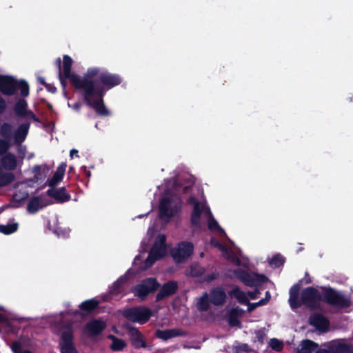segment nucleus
I'll list each match as a JSON object with an SVG mask.
<instances>
[{
  "label": "nucleus",
  "mask_w": 353,
  "mask_h": 353,
  "mask_svg": "<svg viewBox=\"0 0 353 353\" xmlns=\"http://www.w3.org/2000/svg\"><path fill=\"white\" fill-rule=\"evenodd\" d=\"M299 292V287L298 285H294L290 289L289 302L292 308H296L301 304H305L310 307H316L322 299L341 307H347L350 303L349 299L330 289L308 288L302 292L301 299L298 297Z\"/></svg>",
  "instance_id": "1"
},
{
  "label": "nucleus",
  "mask_w": 353,
  "mask_h": 353,
  "mask_svg": "<svg viewBox=\"0 0 353 353\" xmlns=\"http://www.w3.org/2000/svg\"><path fill=\"white\" fill-rule=\"evenodd\" d=\"M161 196L159 203V215L160 220L150 227L148 234L152 238L154 232L176 217L181 210V201L172 190V184H165L159 188Z\"/></svg>",
  "instance_id": "2"
},
{
  "label": "nucleus",
  "mask_w": 353,
  "mask_h": 353,
  "mask_svg": "<svg viewBox=\"0 0 353 353\" xmlns=\"http://www.w3.org/2000/svg\"><path fill=\"white\" fill-rule=\"evenodd\" d=\"M190 203L193 205V212L191 217L192 224L195 227H199L202 221H206L208 228L216 232L221 236H225L223 230L218 223L212 219L210 209L203 201H196L194 198L190 199Z\"/></svg>",
  "instance_id": "3"
},
{
  "label": "nucleus",
  "mask_w": 353,
  "mask_h": 353,
  "mask_svg": "<svg viewBox=\"0 0 353 353\" xmlns=\"http://www.w3.org/2000/svg\"><path fill=\"white\" fill-rule=\"evenodd\" d=\"M98 73H99V70L97 68H90L87 71L84 79L81 78V80L83 82H88L90 84H92L93 90H94V93L93 94V95L92 97L91 101H90L85 97V99L87 101V102L88 103V104L90 105L91 106H92L99 114H100L101 115H108V111L104 106V105L103 103V100H102L103 95L104 92H105V90H103V88H100L99 86L96 85L92 81H90V79L92 77L96 76Z\"/></svg>",
  "instance_id": "4"
},
{
  "label": "nucleus",
  "mask_w": 353,
  "mask_h": 353,
  "mask_svg": "<svg viewBox=\"0 0 353 353\" xmlns=\"http://www.w3.org/2000/svg\"><path fill=\"white\" fill-rule=\"evenodd\" d=\"M72 64V59L68 55L64 56L63 60V70L61 72V75L63 76L65 79H69L70 82L73 83L77 88L83 89L85 92V97L91 101L92 97L94 93L92 85L88 82H83L81 80V77L75 74L72 73L70 71Z\"/></svg>",
  "instance_id": "5"
},
{
  "label": "nucleus",
  "mask_w": 353,
  "mask_h": 353,
  "mask_svg": "<svg viewBox=\"0 0 353 353\" xmlns=\"http://www.w3.org/2000/svg\"><path fill=\"white\" fill-rule=\"evenodd\" d=\"M18 162L16 157L10 153L6 154L0 161V187L6 186L14 180L11 171L17 168Z\"/></svg>",
  "instance_id": "6"
},
{
  "label": "nucleus",
  "mask_w": 353,
  "mask_h": 353,
  "mask_svg": "<svg viewBox=\"0 0 353 353\" xmlns=\"http://www.w3.org/2000/svg\"><path fill=\"white\" fill-rule=\"evenodd\" d=\"M165 236L163 234H158L154 239L151 251L148 256L143 266L140 267L144 270L152 265L155 261L162 258L166 253L165 244Z\"/></svg>",
  "instance_id": "7"
},
{
  "label": "nucleus",
  "mask_w": 353,
  "mask_h": 353,
  "mask_svg": "<svg viewBox=\"0 0 353 353\" xmlns=\"http://www.w3.org/2000/svg\"><path fill=\"white\" fill-rule=\"evenodd\" d=\"M211 244L219 248V249L222 252L223 255L234 263L236 265L242 264L243 265L246 264L245 262H240L239 257L241 254H239L238 249L232 245V242L230 243V245H223L212 238L211 239Z\"/></svg>",
  "instance_id": "8"
},
{
  "label": "nucleus",
  "mask_w": 353,
  "mask_h": 353,
  "mask_svg": "<svg viewBox=\"0 0 353 353\" xmlns=\"http://www.w3.org/2000/svg\"><path fill=\"white\" fill-rule=\"evenodd\" d=\"M150 314V311L144 307L131 308L124 312V316L128 320L141 324L145 323Z\"/></svg>",
  "instance_id": "9"
},
{
  "label": "nucleus",
  "mask_w": 353,
  "mask_h": 353,
  "mask_svg": "<svg viewBox=\"0 0 353 353\" xmlns=\"http://www.w3.org/2000/svg\"><path fill=\"white\" fill-rule=\"evenodd\" d=\"M193 252V245L188 242H182L172 252L173 259L180 263L189 258Z\"/></svg>",
  "instance_id": "10"
},
{
  "label": "nucleus",
  "mask_w": 353,
  "mask_h": 353,
  "mask_svg": "<svg viewBox=\"0 0 353 353\" xmlns=\"http://www.w3.org/2000/svg\"><path fill=\"white\" fill-rule=\"evenodd\" d=\"M61 353H77L72 342V332L70 327H66L61 332Z\"/></svg>",
  "instance_id": "11"
},
{
  "label": "nucleus",
  "mask_w": 353,
  "mask_h": 353,
  "mask_svg": "<svg viewBox=\"0 0 353 353\" xmlns=\"http://www.w3.org/2000/svg\"><path fill=\"white\" fill-rule=\"evenodd\" d=\"M236 276L247 285H258L266 281L267 278L263 275L255 273H248L243 271L236 272Z\"/></svg>",
  "instance_id": "12"
},
{
  "label": "nucleus",
  "mask_w": 353,
  "mask_h": 353,
  "mask_svg": "<svg viewBox=\"0 0 353 353\" xmlns=\"http://www.w3.org/2000/svg\"><path fill=\"white\" fill-rule=\"evenodd\" d=\"M328 348L331 353H353V345L345 339L331 341Z\"/></svg>",
  "instance_id": "13"
},
{
  "label": "nucleus",
  "mask_w": 353,
  "mask_h": 353,
  "mask_svg": "<svg viewBox=\"0 0 353 353\" xmlns=\"http://www.w3.org/2000/svg\"><path fill=\"white\" fill-rule=\"evenodd\" d=\"M17 79L10 76L0 75V90L7 95H12L17 90Z\"/></svg>",
  "instance_id": "14"
},
{
  "label": "nucleus",
  "mask_w": 353,
  "mask_h": 353,
  "mask_svg": "<svg viewBox=\"0 0 353 353\" xmlns=\"http://www.w3.org/2000/svg\"><path fill=\"white\" fill-rule=\"evenodd\" d=\"M156 281L153 279H149L142 284L137 285L134 290V294L141 299H144L150 292L154 291L157 288Z\"/></svg>",
  "instance_id": "15"
},
{
  "label": "nucleus",
  "mask_w": 353,
  "mask_h": 353,
  "mask_svg": "<svg viewBox=\"0 0 353 353\" xmlns=\"http://www.w3.org/2000/svg\"><path fill=\"white\" fill-rule=\"evenodd\" d=\"M105 326V323L101 320L92 321L86 325L84 332L89 336H94L101 333Z\"/></svg>",
  "instance_id": "16"
},
{
  "label": "nucleus",
  "mask_w": 353,
  "mask_h": 353,
  "mask_svg": "<svg viewBox=\"0 0 353 353\" xmlns=\"http://www.w3.org/2000/svg\"><path fill=\"white\" fill-rule=\"evenodd\" d=\"M259 294L258 290L245 293L239 288H234L232 292V295L235 297L239 303L243 304H248L250 300L256 299Z\"/></svg>",
  "instance_id": "17"
},
{
  "label": "nucleus",
  "mask_w": 353,
  "mask_h": 353,
  "mask_svg": "<svg viewBox=\"0 0 353 353\" xmlns=\"http://www.w3.org/2000/svg\"><path fill=\"white\" fill-rule=\"evenodd\" d=\"M12 127L10 125L5 123L1 127V132L6 138V141L0 140V154L8 150L11 141Z\"/></svg>",
  "instance_id": "18"
},
{
  "label": "nucleus",
  "mask_w": 353,
  "mask_h": 353,
  "mask_svg": "<svg viewBox=\"0 0 353 353\" xmlns=\"http://www.w3.org/2000/svg\"><path fill=\"white\" fill-rule=\"evenodd\" d=\"M310 323L312 325L321 331H325L328 327L327 320L320 314H314L310 318Z\"/></svg>",
  "instance_id": "19"
},
{
  "label": "nucleus",
  "mask_w": 353,
  "mask_h": 353,
  "mask_svg": "<svg viewBox=\"0 0 353 353\" xmlns=\"http://www.w3.org/2000/svg\"><path fill=\"white\" fill-rule=\"evenodd\" d=\"M177 289V283L174 281H170L165 283L157 294V299L160 300L174 294Z\"/></svg>",
  "instance_id": "20"
},
{
  "label": "nucleus",
  "mask_w": 353,
  "mask_h": 353,
  "mask_svg": "<svg viewBox=\"0 0 353 353\" xmlns=\"http://www.w3.org/2000/svg\"><path fill=\"white\" fill-rule=\"evenodd\" d=\"M15 112L17 114L21 116H25L28 119H34V115L27 109V103L23 99H20L17 101L15 105Z\"/></svg>",
  "instance_id": "21"
},
{
  "label": "nucleus",
  "mask_w": 353,
  "mask_h": 353,
  "mask_svg": "<svg viewBox=\"0 0 353 353\" xmlns=\"http://www.w3.org/2000/svg\"><path fill=\"white\" fill-rule=\"evenodd\" d=\"M48 194L59 202H65L70 199V195L64 188L51 189L48 191Z\"/></svg>",
  "instance_id": "22"
},
{
  "label": "nucleus",
  "mask_w": 353,
  "mask_h": 353,
  "mask_svg": "<svg viewBox=\"0 0 353 353\" xmlns=\"http://www.w3.org/2000/svg\"><path fill=\"white\" fill-rule=\"evenodd\" d=\"M318 347V345L310 341H303L296 348V353H312Z\"/></svg>",
  "instance_id": "23"
},
{
  "label": "nucleus",
  "mask_w": 353,
  "mask_h": 353,
  "mask_svg": "<svg viewBox=\"0 0 353 353\" xmlns=\"http://www.w3.org/2000/svg\"><path fill=\"white\" fill-rule=\"evenodd\" d=\"M101 81L103 84L109 89L120 83L121 79L117 75L110 74H103L101 77Z\"/></svg>",
  "instance_id": "24"
},
{
  "label": "nucleus",
  "mask_w": 353,
  "mask_h": 353,
  "mask_svg": "<svg viewBox=\"0 0 353 353\" xmlns=\"http://www.w3.org/2000/svg\"><path fill=\"white\" fill-rule=\"evenodd\" d=\"M46 204L42 201L40 197H34L31 199L27 205V210L30 213H35Z\"/></svg>",
  "instance_id": "25"
},
{
  "label": "nucleus",
  "mask_w": 353,
  "mask_h": 353,
  "mask_svg": "<svg viewBox=\"0 0 353 353\" xmlns=\"http://www.w3.org/2000/svg\"><path fill=\"white\" fill-rule=\"evenodd\" d=\"M225 299V294L221 288L213 290L210 296L211 302L215 305H220L223 303Z\"/></svg>",
  "instance_id": "26"
},
{
  "label": "nucleus",
  "mask_w": 353,
  "mask_h": 353,
  "mask_svg": "<svg viewBox=\"0 0 353 353\" xmlns=\"http://www.w3.org/2000/svg\"><path fill=\"white\" fill-rule=\"evenodd\" d=\"M132 342L136 347H145V343L143 335L136 329L130 330Z\"/></svg>",
  "instance_id": "27"
},
{
  "label": "nucleus",
  "mask_w": 353,
  "mask_h": 353,
  "mask_svg": "<svg viewBox=\"0 0 353 353\" xmlns=\"http://www.w3.org/2000/svg\"><path fill=\"white\" fill-rule=\"evenodd\" d=\"M28 130L29 124L21 125L14 134V142L17 143L23 142L28 134Z\"/></svg>",
  "instance_id": "28"
},
{
  "label": "nucleus",
  "mask_w": 353,
  "mask_h": 353,
  "mask_svg": "<svg viewBox=\"0 0 353 353\" xmlns=\"http://www.w3.org/2000/svg\"><path fill=\"white\" fill-rule=\"evenodd\" d=\"M26 185L25 183L19 184L16 186V192L13 195V201L14 202H20L28 197V192L26 190Z\"/></svg>",
  "instance_id": "29"
},
{
  "label": "nucleus",
  "mask_w": 353,
  "mask_h": 353,
  "mask_svg": "<svg viewBox=\"0 0 353 353\" xmlns=\"http://www.w3.org/2000/svg\"><path fill=\"white\" fill-rule=\"evenodd\" d=\"M66 164H61L57 169L52 179L49 181V185L53 187L60 182L64 175Z\"/></svg>",
  "instance_id": "30"
},
{
  "label": "nucleus",
  "mask_w": 353,
  "mask_h": 353,
  "mask_svg": "<svg viewBox=\"0 0 353 353\" xmlns=\"http://www.w3.org/2000/svg\"><path fill=\"white\" fill-rule=\"evenodd\" d=\"M18 228L16 223H8L7 225H0V232L5 234H10L15 232Z\"/></svg>",
  "instance_id": "31"
},
{
  "label": "nucleus",
  "mask_w": 353,
  "mask_h": 353,
  "mask_svg": "<svg viewBox=\"0 0 353 353\" xmlns=\"http://www.w3.org/2000/svg\"><path fill=\"white\" fill-rule=\"evenodd\" d=\"M110 339H112L110 347L112 350L119 351L121 350L125 346V342L121 339H117L113 336H110Z\"/></svg>",
  "instance_id": "32"
},
{
  "label": "nucleus",
  "mask_w": 353,
  "mask_h": 353,
  "mask_svg": "<svg viewBox=\"0 0 353 353\" xmlns=\"http://www.w3.org/2000/svg\"><path fill=\"white\" fill-rule=\"evenodd\" d=\"M17 89L20 90L21 94L23 97H27L29 94V86L23 80H18Z\"/></svg>",
  "instance_id": "33"
},
{
  "label": "nucleus",
  "mask_w": 353,
  "mask_h": 353,
  "mask_svg": "<svg viewBox=\"0 0 353 353\" xmlns=\"http://www.w3.org/2000/svg\"><path fill=\"white\" fill-rule=\"evenodd\" d=\"M98 305V302L94 299L85 301L81 303V309L86 311L90 312L94 309Z\"/></svg>",
  "instance_id": "34"
},
{
  "label": "nucleus",
  "mask_w": 353,
  "mask_h": 353,
  "mask_svg": "<svg viewBox=\"0 0 353 353\" xmlns=\"http://www.w3.org/2000/svg\"><path fill=\"white\" fill-rule=\"evenodd\" d=\"M270 299V294L269 292H266L265 298L263 299H261L260 301H259L257 303L250 304L248 305V310L250 312L258 306L263 305L266 304L269 301Z\"/></svg>",
  "instance_id": "35"
},
{
  "label": "nucleus",
  "mask_w": 353,
  "mask_h": 353,
  "mask_svg": "<svg viewBox=\"0 0 353 353\" xmlns=\"http://www.w3.org/2000/svg\"><path fill=\"white\" fill-rule=\"evenodd\" d=\"M269 346L274 350L281 351L283 347V344L277 339H272L269 342Z\"/></svg>",
  "instance_id": "36"
},
{
  "label": "nucleus",
  "mask_w": 353,
  "mask_h": 353,
  "mask_svg": "<svg viewBox=\"0 0 353 353\" xmlns=\"http://www.w3.org/2000/svg\"><path fill=\"white\" fill-rule=\"evenodd\" d=\"M197 307L201 310H206L208 307V296L207 294H204L202 296L198 303H197Z\"/></svg>",
  "instance_id": "37"
},
{
  "label": "nucleus",
  "mask_w": 353,
  "mask_h": 353,
  "mask_svg": "<svg viewBox=\"0 0 353 353\" xmlns=\"http://www.w3.org/2000/svg\"><path fill=\"white\" fill-rule=\"evenodd\" d=\"M283 261L284 260L281 256L276 255L271 259L270 263L272 267L276 268L282 265L283 263Z\"/></svg>",
  "instance_id": "38"
},
{
  "label": "nucleus",
  "mask_w": 353,
  "mask_h": 353,
  "mask_svg": "<svg viewBox=\"0 0 353 353\" xmlns=\"http://www.w3.org/2000/svg\"><path fill=\"white\" fill-rule=\"evenodd\" d=\"M203 272V268H201L198 265H195L190 268V272H188V274L196 276L201 274Z\"/></svg>",
  "instance_id": "39"
},
{
  "label": "nucleus",
  "mask_w": 353,
  "mask_h": 353,
  "mask_svg": "<svg viewBox=\"0 0 353 353\" xmlns=\"http://www.w3.org/2000/svg\"><path fill=\"white\" fill-rule=\"evenodd\" d=\"M12 349L14 353H31L28 350H23L21 343L19 342H16V343H13V345L12 346Z\"/></svg>",
  "instance_id": "40"
},
{
  "label": "nucleus",
  "mask_w": 353,
  "mask_h": 353,
  "mask_svg": "<svg viewBox=\"0 0 353 353\" xmlns=\"http://www.w3.org/2000/svg\"><path fill=\"white\" fill-rule=\"evenodd\" d=\"M157 336L163 339H168L172 336V334L169 331H158Z\"/></svg>",
  "instance_id": "41"
},
{
  "label": "nucleus",
  "mask_w": 353,
  "mask_h": 353,
  "mask_svg": "<svg viewBox=\"0 0 353 353\" xmlns=\"http://www.w3.org/2000/svg\"><path fill=\"white\" fill-rule=\"evenodd\" d=\"M70 230L67 228H59L57 230V232L58 233V235H61L62 236H66L69 234Z\"/></svg>",
  "instance_id": "42"
},
{
  "label": "nucleus",
  "mask_w": 353,
  "mask_h": 353,
  "mask_svg": "<svg viewBox=\"0 0 353 353\" xmlns=\"http://www.w3.org/2000/svg\"><path fill=\"white\" fill-rule=\"evenodd\" d=\"M264 338H265V334L263 332L259 331L256 333V339H257V341L259 342L262 343Z\"/></svg>",
  "instance_id": "43"
},
{
  "label": "nucleus",
  "mask_w": 353,
  "mask_h": 353,
  "mask_svg": "<svg viewBox=\"0 0 353 353\" xmlns=\"http://www.w3.org/2000/svg\"><path fill=\"white\" fill-rule=\"evenodd\" d=\"M248 351V346L245 344L241 345L238 347V349L236 350L237 353H243L244 352H246Z\"/></svg>",
  "instance_id": "44"
},
{
  "label": "nucleus",
  "mask_w": 353,
  "mask_h": 353,
  "mask_svg": "<svg viewBox=\"0 0 353 353\" xmlns=\"http://www.w3.org/2000/svg\"><path fill=\"white\" fill-rule=\"evenodd\" d=\"M6 108V102L0 97V114L2 113Z\"/></svg>",
  "instance_id": "45"
},
{
  "label": "nucleus",
  "mask_w": 353,
  "mask_h": 353,
  "mask_svg": "<svg viewBox=\"0 0 353 353\" xmlns=\"http://www.w3.org/2000/svg\"><path fill=\"white\" fill-rule=\"evenodd\" d=\"M141 255L137 256L134 259V264L139 265V263H141Z\"/></svg>",
  "instance_id": "46"
},
{
  "label": "nucleus",
  "mask_w": 353,
  "mask_h": 353,
  "mask_svg": "<svg viewBox=\"0 0 353 353\" xmlns=\"http://www.w3.org/2000/svg\"><path fill=\"white\" fill-rule=\"evenodd\" d=\"M229 323L231 325H236L238 324V321L236 319H230Z\"/></svg>",
  "instance_id": "47"
},
{
  "label": "nucleus",
  "mask_w": 353,
  "mask_h": 353,
  "mask_svg": "<svg viewBox=\"0 0 353 353\" xmlns=\"http://www.w3.org/2000/svg\"><path fill=\"white\" fill-rule=\"evenodd\" d=\"M77 153H78V151L77 150L73 149L70 151V155L72 158L74 157V155L77 154Z\"/></svg>",
  "instance_id": "48"
},
{
  "label": "nucleus",
  "mask_w": 353,
  "mask_h": 353,
  "mask_svg": "<svg viewBox=\"0 0 353 353\" xmlns=\"http://www.w3.org/2000/svg\"><path fill=\"white\" fill-rule=\"evenodd\" d=\"M316 353H329V352L326 350H319V351L316 352Z\"/></svg>",
  "instance_id": "49"
},
{
  "label": "nucleus",
  "mask_w": 353,
  "mask_h": 353,
  "mask_svg": "<svg viewBox=\"0 0 353 353\" xmlns=\"http://www.w3.org/2000/svg\"><path fill=\"white\" fill-rule=\"evenodd\" d=\"M56 88L54 87H52L50 88V90L52 92H54L55 91Z\"/></svg>",
  "instance_id": "50"
},
{
  "label": "nucleus",
  "mask_w": 353,
  "mask_h": 353,
  "mask_svg": "<svg viewBox=\"0 0 353 353\" xmlns=\"http://www.w3.org/2000/svg\"><path fill=\"white\" fill-rule=\"evenodd\" d=\"M39 80L41 83H44V81L42 78H39Z\"/></svg>",
  "instance_id": "51"
},
{
  "label": "nucleus",
  "mask_w": 353,
  "mask_h": 353,
  "mask_svg": "<svg viewBox=\"0 0 353 353\" xmlns=\"http://www.w3.org/2000/svg\"><path fill=\"white\" fill-rule=\"evenodd\" d=\"M310 279H307V280L305 281V283H310Z\"/></svg>",
  "instance_id": "52"
},
{
  "label": "nucleus",
  "mask_w": 353,
  "mask_h": 353,
  "mask_svg": "<svg viewBox=\"0 0 353 353\" xmlns=\"http://www.w3.org/2000/svg\"><path fill=\"white\" fill-rule=\"evenodd\" d=\"M122 281V279H120L119 280H118V281L116 283V284H117L118 283L121 282Z\"/></svg>",
  "instance_id": "53"
},
{
  "label": "nucleus",
  "mask_w": 353,
  "mask_h": 353,
  "mask_svg": "<svg viewBox=\"0 0 353 353\" xmlns=\"http://www.w3.org/2000/svg\"><path fill=\"white\" fill-rule=\"evenodd\" d=\"M1 309H2V307H0V310H1ZM1 320H2V317L0 316V321H1Z\"/></svg>",
  "instance_id": "54"
}]
</instances>
